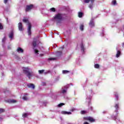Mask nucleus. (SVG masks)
<instances>
[{
    "mask_svg": "<svg viewBox=\"0 0 124 124\" xmlns=\"http://www.w3.org/2000/svg\"><path fill=\"white\" fill-rule=\"evenodd\" d=\"M62 20V14H57L54 16L53 21L57 24L61 23Z\"/></svg>",
    "mask_w": 124,
    "mask_h": 124,
    "instance_id": "obj_1",
    "label": "nucleus"
},
{
    "mask_svg": "<svg viewBox=\"0 0 124 124\" xmlns=\"http://www.w3.org/2000/svg\"><path fill=\"white\" fill-rule=\"evenodd\" d=\"M23 22H24V23H28V32L29 35H31V24L30 22H29V19L27 18H24L23 19Z\"/></svg>",
    "mask_w": 124,
    "mask_h": 124,
    "instance_id": "obj_2",
    "label": "nucleus"
},
{
    "mask_svg": "<svg viewBox=\"0 0 124 124\" xmlns=\"http://www.w3.org/2000/svg\"><path fill=\"white\" fill-rule=\"evenodd\" d=\"M23 71L24 73L26 74L27 77L29 78V79H31V73L30 72V68L29 67H23L22 68Z\"/></svg>",
    "mask_w": 124,
    "mask_h": 124,
    "instance_id": "obj_3",
    "label": "nucleus"
},
{
    "mask_svg": "<svg viewBox=\"0 0 124 124\" xmlns=\"http://www.w3.org/2000/svg\"><path fill=\"white\" fill-rule=\"evenodd\" d=\"M91 1V4H90L89 6V8L90 9H93V2H94V0H84V2L85 3H89Z\"/></svg>",
    "mask_w": 124,
    "mask_h": 124,
    "instance_id": "obj_4",
    "label": "nucleus"
},
{
    "mask_svg": "<svg viewBox=\"0 0 124 124\" xmlns=\"http://www.w3.org/2000/svg\"><path fill=\"white\" fill-rule=\"evenodd\" d=\"M85 121H89L91 123H93L95 121L93 117H87L86 118H84Z\"/></svg>",
    "mask_w": 124,
    "mask_h": 124,
    "instance_id": "obj_5",
    "label": "nucleus"
},
{
    "mask_svg": "<svg viewBox=\"0 0 124 124\" xmlns=\"http://www.w3.org/2000/svg\"><path fill=\"white\" fill-rule=\"evenodd\" d=\"M32 8H33V5H27L26 6V12H28L29 11H31V9H32Z\"/></svg>",
    "mask_w": 124,
    "mask_h": 124,
    "instance_id": "obj_6",
    "label": "nucleus"
},
{
    "mask_svg": "<svg viewBox=\"0 0 124 124\" xmlns=\"http://www.w3.org/2000/svg\"><path fill=\"white\" fill-rule=\"evenodd\" d=\"M18 30L20 31H23V30H24V28L23 27V24L22 23L19 22L18 24Z\"/></svg>",
    "mask_w": 124,
    "mask_h": 124,
    "instance_id": "obj_7",
    "label": "nucleus"
},
{
    "mask_svg": "<svg viewBox=\"0 0 124 124\" xmlns=\"http://www.w3.org/2000/svg\"><path fill=\"white\" fill-rule=\"evenodd\" d=\"M89 26L91 27V28H93L94 27V22H93V19H91L90 23H89Z\"/></svg>",
    "mask_w": 124,
    "mask_h": 124,
    "instance_id": "obj_8",
    "label": "nucleus"
},
{
    "mask_svg": "<svg viewBox=\"0 0 124 124\" xmlns=\"http://www.w3.org/2000/svg\"><path fill=\"white\" fill-rule=\"evenodd\" d=\"M27 87H28V88H31V89H33V90L35 88L34 84L31 83L28 84Z\"/></svg>",
    "mask_w": 124,
    "mask_h": 124,
    "instance_id": "obj_9",
    "label": "nucleus"
},
{
    "mask_svg": "<svg viewBox=\"0 0 124 124\" xmlns=\"http://www.w3.org/2000/svg\"><path fill=\"white\" fill-rule=\"evenodd\" d=\"M16 52L17 53H24V50L21 47H18L16 49Z\"/></svg>",
    "mask_w": 124,
    "mask_h": 124,
    "instance_id": "obj_10",
    "label": "nucleus"
},
{
    "mask_svg": "<svg viewBox=\"0 0 124 124\" xmlns=\"http://www.w3.org/2000/svg\"><path fill=\"white\" fill-rule=\"evenodd\" d=\"M61 113L63 115H71L72 114L71 112H68V111H62Z\"/></svg>",
    "mask_w": 124,
    "mask_h": 124,
    "instance_id": "obj_11",
    "label": "nucleus"
},
{
    "mask_svg": "<svg viewBox=\"0 0 124 124\" xmlns=\"http://www.w3.org/2000/svg\"><path fill=\"white\" fill-rule=\"evenodd\" d=\"M117 49V53L116 55V58H119V57H120V56H121V51L120 50H118V48Z\"/></svg>",
    "mask_w": 124,
    "mask_h": 124,
    "instance_id": "obj_12",
    "label": "nucleus"
},
{
    "mask_svg": "<svg viewBox=\"0 0 124 124\" xmlns=\"http://www.w3.org/2000/svg\"><path fill=\"white\" fill-rule=\"evenodd\" d=\"M8 102H9V103H16L17 101L14 99H10L8 101Z\"/></svg>",
    "mask_w": 124,
    "mask_h": 124,
    "instance_id": "obj_13",
    "label": "nucleus"
},
{
    "mask_svg": "<svg viewBox=\"0 0 124 124\" xmlns=\"http://www.w3.org/2000/svg\"><path fill=\"white\" fill-rule=\"evenodd\" d=\"M78 16L79 18H82V17H83V13L82 12H79L78 13Z\"/></svg>",
    "mask_w": 124,
    "mask_h": 124,
    "instance_id": "obj_14",
    "label": "nucleus"
},
{
    "mask_svg": "<svg viewBox=\"0 0 124 124\" xmlns=\"http://www.w3.org/2000/svg\"><path fill=\"white\" fill-rule=\"evenodd\" d=\"M80 31H84V24H81L79 27Z\"/></svg>",
    "mask_w": 124,
    "mask_h": 124,
    "instance_id": "obj_15",
    "label": "nucleus"
},
{
    "mask_svg": "<svg viewBox=\"0 0 124 124\" xmlns=\"http://www.w3.org/2000/svg\"><path fill=\"white\" fill-rule=\"evenodd\" d=\"M80 47L81 51H82V52H84L85 50V48H84V45H83V44H81L80 45Z\"/></svg>",
    "mask_w": 124,
    "mask_h": 124,
    "instance_id": "obj_16",
    "label": "nucleus"
},
{
    "mask_svg": "<svg viewBox=\"0 0 124 124\" xmlns=\"http://www.w3.org/2000/svg\"><path fill=\"white\" fill-rule=\"evenodd\" d=\"M34 49V53L35 54V55H38V54H39L38 53V52H39V51L36 49Z\"/></svg>",
    "mask_w": 124,
    "mask_h": 124,
    "instance_id": "obj_17",
    "label": "nucleus"
},
{
    "mask_svg": "<svg viewBox=\"0 0 124 124\" xmlns=\"http://www.w3.org/2000/svg\"><path fill=\"white\" fill-rule=\"evenodd\" d=\"M61 93H63V94H65V93H66V89H63L62 88V90L61 91Z\"/></svg>",
    "mask_w": 124,
    "mask_h": 124,
    "instance_id": "obj_18",
    "label": "nucleus"
},
{
    "mask_svg": "<svg viewBox=\"0 0 124 124\" xmlns=\"http://www.w3.org/2000/svg\"><path fill=\"white\" fill-rule=\"evenodd\" d=\"M111 3L113 4V5H116L117 1H116V0H113L112 1Z\"/></svg>",
    "mask_w": 124,
    "mask_h": 124,
    "instance_id": "obj_19",
    "label": "nucleus"
},
{
    "mask_svg": "<svg viewBox=\"0 0 124 124\" xmlns=\"http://www.w3.org/2000/svg\"><path fill=\"white\" fill-rule=\"evenodd\" d=\"M9 37L11 38V39H12L13 38V32L12 31L9 34Z\"/></svg>",
    "mask_w": 124,
    "mask_h": 124,
    "instance_id": "obj_20",
    "label": "nucleus"
},
{
    "mask_svg": "<svg viewBox=\"0 0 124 124\" xmlns=\"http://www.w3.org/2000/svg\"><path fill=\"white\" fill-rule=\"evenodd\" d=\"M63 74H66L67 73H69V71L67 70H63L62 71Z\"/></svg>",
    "mask_w": 124,
    "mask_h": 124,
    "instance_id": "obj_21",
    "label": "nucleus"
},
{
    "mask_svg": "<svg viewBox=\"0 0 124 124\" xmlns=\"http://www.w3.org/2000/svg\"><path fill=\"white\" fill-rule=\"evenodd\" d=\"M49 10L51 12H55L56 11V9L55 8H51Z\"/></svg>",
    "mask_w": 124,
    "mask_h": 124,
    "instance_id": "obj_22",
    "label": "nucleus"
},
{
    "mask_svg": "<svg viewBox=\"0 0 124 124\" xmlns=\"http://www.w3.org/2000/svg\"><path fill=\"white\" fill-rule=\"evenodd\" d=\"M22 99H23V100H28V99H29V98L27 96H24L22 97Z\"/></svg>",
    "mask_w": 124,
    "mask_h": 124,
    "instance_id": "obj_23",
    "label": "nucleus"
},
{
    "mask_svg": "<svg viewBox=\"0 0 124 124\" xmlns=\"http://www.w3.org/2000/svg\"><path fill=\"white\" fill-rule=\"evenodd\" d=\"M22 117L23 118H27V117H28V113H23L22 114Z\"/></svg>",
    "mask_w": 124,
    "mask_h": 124,
    "instance_id": "obj_24",
    "label": "nucleus"
},
{
    "mask_svg": "<svg viewBox=\"0 0 124 124\" xmlns=\"http://www.w3.org/2000/svg\"><path fill=\"white\" fill-rule=\"evenodd\" d=\"M95 68H99V64H95L94 65Z\"/></svg>",
    "mask_w": 124,
    "mask_h": 124,
    "instance_id": "obj_25",
    "label": "nucleus"
},
{
    "mask_svg": "<svg viewBox=\"0 0 124 124\" xmlns=\"http://www.w3.org/2000/svg\"><path fill=\"white\" fill-rule=\"evenodd\" d=\"M38 72H39V74H42V73H43V72H44V70H39Z\"/></svg>",
    "mask_w": 124,
    "mask_h": 124,
    "instance_id": "obj_26",
    "label": "nucleus"
},
{
    "mask_svg": "<svg viewBox=\"0 0 124 124\" xmlns=\"http://www.w3.org/2000/svg\"><path fill=\"white\" fill-rule=\"evenodd\" d=\"M64 105V103H61L58 105V107H62V106H63Z\"/></svg>",
    "mask_w": 124,
    "mask_h": 124,
    "instance_id": "obj_27",
    "label": "nucleus"
},
{
    "mask_svg": "<svg viewBox=\"0 0 124 124\" xmlns=\"http://www.w3.org/2000/svg\"><path fill=\"white\" fill-rule=\"evenodd\" d=\"M4 111H5L4 109L0 108V114H1V113H3Z\"/></svg>",
    "mask_w": 124,
    "mask_h": 124,
    "instance_id": "obj_28",
    "label": "nucleus"
},
{
    "mask_svg": "<svg viewBox=\"0 0 124 124\" xmlns=\"http://www.w3.org/2000/svg\"><path fill=\"white\" fill-rule=\"evenodd\" d=\"M115 108H116V110H118V108H119V104H116L115 105Z\"/></svg>",
    "mask_w": 124,
    "mask_h": 124,
    "instance_id": "obj_29",
    "label": "nucleus"
},
{
    "mask_svg": "<svg viewBox=\"0 0 124 124\" xmlns=\"http://www.w3.org/2000/svg\"><path fill=\"white\" fill-rule=\"evenodd\" d=\"M33 47L36 46V42H35V41L33 42Z\"/></svg>",
    "mask_w": 124,
    "mask_h": 124,
    "instance_id": "obj_30",
    "label": "nucleus"
},
{
    "mask_svg": "<svg viewBox=\"0 0 124 124\" xmlns=\"http://www.w3.org/2000/svg\"><path fill=\"white\" fill-rule=\"evenodd\" d=\"M5 40H6V37H4L2 40V42H5Z\"/></svg>",
    "mask_w": 124,
    "mask_h": 124,
    "instance_id": "obj_31",
    "label": "nucleus"
},
{
    "mask_svg": "<svg viewBox=\"0 0 124 124\" xmlns=\"http://www.w3.org/2000/svg\"><path fill=\"white\" fill-rule=\"evenodd\" d=\"M86 111L84 110H82L81 111V114H86Z\"/></svg>",
    "mask_w": 124,
    "mask_h": 124,
    "instance_id": "obj_32",
    "label": "nucleus"
},
{
    "mask_svg": "<svg viewBox=\"0 0 124 124\" xmlns=\"http://www.w3.org/2000/svg\"><path fill=\"white\" fill-rule=\"evenodd\" d=\"M2 29H3V26L0 23V30H2Z\"/></svg>",
    "mask_w": 124,
    "mask_h": 124,
    "instance_id": "obj_33",
    "label": "nucleus"
},
{
    "mask_svg": "<svg viewBox=\"0 0 124 124\" xmlns=\"http://www.w3.org/2000/svg\"><path fill=\"white\" fill-rule=\"evenodd\" d=\"M62 51H58L57 55H62Z\"/></svg>",
    "mask_w": 124,
    "mask_h": 124,
    "instance_id": "obj_34",
    "label": "nucleus"
},
{
    "mask_svg": "<svg viewBox=\"0 0 124 124\" xmlns=\"http://www.w3.org/2000/svg\"><path fill=\"white\" fill-rule=\"evenodd\" d=\"M9 0H4V3L6 4L7 2H8Z\"/></svg>",
    "mask_w": 124,
    "mask_h": 124,
    "instance_id": "obj_35",
    "label": "nucleus"
},
{
    "mask_svg": "<svg viewBox=\"0 0 124 124\" xmlns=\"http://www.w3.org/2000/svg\"><path fill=\"white\" fill-rule=\"evenodd\" d=\"M48 60H49L50 61H53L54 60H56V58H49Z\"/></svg>",
    "mask_w": 124,
    "mask_h": 124,
    "instance_id": "obj_36",
    "label": "nucleus"
},
{
    "mask_svg": "<svg viewBox=\"0 0 124 124\" xmlns=\"http://www.w3.org/2000/svg\"><path fill=\"white\" fill-rule=\"evenodd\" d=\"M65 89H68V85L64 86Z\"/></svg>",
    "mask_w": 124,
    "mask_h": 124,
    "instance_id": "obj_37",
    "label": "nucleus"
},
{
    "mask_svg": "<svg viewBox=\"0 0 124 124\" xmlns=\"http://www.w3.org/2000/svg\"><path fill=\"white\" fill-rule=\"evenodd\" d=\"M87 101L88 102V103H90V102L91 101V99L90 98L88 99V100Z\"/></svg>",
    "mask_w": 124,
    "mask_h": 124,
    "instance_id": "obj_38",
    "label": "nucleus"
},
{
    "mask_svg": "<svg viewBox=\"0 0 124 124\" xmlns=\"http://www.w3.org/2000/svg\"><path fill=\"white\" fill-rule=\"evenodd\" d=\"M44 56V54H40V57H42V56Z\"/></svg>",
    "mask_w": 124,
    "mask_h": 124,
    "instance_id": "obj_39",
    "label": "nucleus"
},
{
    "mask_svg": "<svg viewBox=\"0 0 124 124\" xmlns=\"http://www.w3.org/2000/svg\"><path fill=\"white\" fill-rule=\"evenodd\" d=\"M115 96L116 97L117 100H118V95L117 94H115Z\"/></svg>",
    "mask_w": 124,
    "mask_h": 124,
    "instance_id": "obj_40",
    "label": "nucleus"
},
{
    "mask_svg": "<svg viewBox=\"0 0 124 124\" xmlns=\"http://www.w3.org/2000/svg\"><path fill=\"white\" fill-rule=\"evenodd\" d=\"M74 110H75V109H74V108H73L71 110V111L72 112H73V111H74Z\"/></svg>",
    "mask_w": 124,
    "mask_h": 124,
    "instance_id": "obj_41",
    "label": "nucleus"
},
{
    "mask_svg": "<svg viewBox=\"0 0 124 124\" xmlns=\"http://www.w3.org/2000/svg\"><path fill=\"white\" fill-rule=\"evenodd\" d=\"M83 124H89V123L85 122Z\"/></svg>",
    "mask_w": 124,
    "mask_h": 124,
    "instance_id": "obj_42",
    "label": "nucleus"
},
{
    "mask_svg": "<svg viewBox=\"0 0 124 124\" xmlns=\"http://www.w3.org/2000/svg\"><path fill=\"white\" fill-rule=\"evenodd\" d=\"M122 46L124 47V43L123 44Z\"/></svg>",
    "mask_w": 124,
    "mask_h": 124,
    "instance_id": "obj_43",
    "label": "nucleus"
},
{
    "mask_svg": "<svg viewBox=\"0 0 124 124\" xmlns=\"http://www.w3.org/2000/svg\"><path fill=\"white\" fill-rule=\"evenodd\" d=\"M123 29H124V27H123Z\"/></svg>",
    "mask_w": 124,
    "mask_h": 124,
    "instance_id": "obj_44",
    "label": "nucleus"
},
{
    "mask_svg": "<svg viewBox=\"0 0 124 124\" xmlns=\"http://www.w3.org/2000/svg\"><path fill=\"white\" fill-rule=\"evenodd\" d=\"M26 95H28V94H26Z\"/></svg>",
    "mask_w": 124,
    "mask_h": 124,
    "instance_id": "obj_45",
    "label": "nucleus"
}]
</instances>
